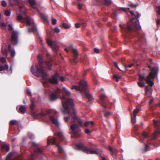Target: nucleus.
<instances>
[{
	"instance_id": "obj_50",
	"label": "nucleus",
	"mask_w": 160,
	"mask_h": 160,
	"mask_svg": "<svg viewBox=\"0 0 160 160\" xmlns=\"http://www.w3.org/2000/svg\"><path fill=\"white\" fill-rule=\"evenodd\" d=\"M94 51L97 53H98L99 52V50L97 48H95Z\"/></svg>"
},
{
	"instance_id": "obj_42",
	"label": "nucleus",
	"mask_w": 160,
	"mask_h": 160,
	"mask_svg": "<svg viewBox=\"0 0 160 160\" xmlns=\"http://www.w3.org/2000/svg\"><path fill=\"white\" fill-rule=\"evenodd\" d=\"M111 3V2L110 0H106L105 1V4L106 5H108Z\"/></svg>"
},
{
	"instance_id": "obj_27",
	"label": "nucleus",
	"mask_w": 160,
	"mask_h": 160,
	"mask_svg": "<svg viewBox=\"0 0 160 160\" xmlns=\"http://www.w3.org/2000/svg\"><path fill=\"white\" fill-rule=\"evenodd\" d=\"M18 123V122L15 120H12L10 122V124L11 125H16Z\"/></svg>"
},
{
	"instance_id": "obj_52",
	"label": "nucleus",
	"mask_w": 160,
	"mask_h": 160,
	"mask_svg": "<svg viewBox=\"0 0 160 160\" xmlns=\"http://www.w3.org/2000/svg\"><path fill=\"white\" fill-rule=\"evenodd\" d=\"M111 115V113L109 112H106L105 114V116L106 117H108Z\"/></svg>"
},
{
	"instance_id": "obj_2",
	"label": "nucleus",
	"mask_w": 160,
	"mask_h": 160,
	"mask_svg": "<svg viewBox=\"0 0 160 160\" xmlns=\"http://www.w3.org/2000/svg\"><path fill=\"white\" fill-rule=\"evenodd\" d=\"M38 57L39 59L38 64H36L35 66L36 71L34 70V67L33 66L32 67L31 71L32 73L37 77H42L44 83H46L48 81L51 83L58 84V79L59 76V74L56 73L51 78L48 79L46 72L43 67L42 61L41 60L40 55H38Z\"/></svg>"
},
{
	"instance_id": "obj_64",
	"label": "nucleus",
	"mask_w": 160,
	"mask_h": 160,
	"mask_svg": "<svg viewBox=\"0 0 160 160\" xmlns=\"http://www.w3.org/2000/svg\"><path fill=\"white\" fill-rule=\"evenodd\" d=\"M102 160H108L105 158L103 157L102 158Z\"/></svg>"
},
{
	"instance_id": "obj_8",
	"label": "nucleus",
	"mask_w": 160,
	"mask_h": 160,
	"mask_svg": "<svg viewBox=\"0 0 160 160\" xmlns=\"http://www.w3.org/2000/svg\"><path fill=\"white\" fill-rule=\"evenodd\" d=\"M17 20L21 22L26 23L27 25H30L31 24L32 20L29 16H26L25 17L20 15H18L17 17Z\"/></svg>"
},
{
	"instance_id": "obj_28",
	"label": "nucleus",
	"mask_w": 160,
	"mask_h": 160,
	"mask_svg": "<svg viewBox=\"0 0 160 160\" xmlns=\"http://www.w3.org/2000/svg\"><path fill=\"white\" fill-rule=\"evenodd\" d=\"M142 136L145 138H149V139H151L150 136L148 135V133H146L145 132H143L142 133Z\"/></svg>"
},
{
	"instance_id": "obj_3",
	"label": "nucleus",
	"mask_w": 160,
	"mask_h": 160,
	"mask_svg": "<svg viewBox=\"0 0 160 160\" xmlns=\"http://www.w3.org/2000/svg\"><path fill=\"white\" fill-rule=\"evenodd\" d=\"M72 89H75L77 91H80L82 94L84 95L89 101H92L93 99V98L88 92V88L87 83L83 80H81L80 81L79 86L73 85L72 87Z\"/></svg>"
},
{
	"instance_id": "obj_16",
	"label": "nucleus",
	"mask_w": 160,
	"mask_h": 160,
	"mask_svg": "<svg viewBox=\"0 0 160 160\" xmlns=\"http://www.w3.org/2000/svg\"><path fill=\"white\" fill-rule=\"evenodd\" d=\"M30 5L35 10L38 11V9L36 6V0H28Z\"/></svg>"
},
{
	"instance_id": "obj_51",
	"label": "nucleus",
	"mask_w": 160,
	"mask_h": 160,
	"mask_svg": "<svg viewBox=\"0 0 160 160\" xmlns=\"http://www.w3.org/2000/svg\"><path fill=\"white\" fill-rule=\"evenodd\" d=\"M156 8L158 10L157 12L160 14V6L157 7Z\"/></svg>"
},
{
	"instance_id": "obj_17",
	"label": "nucleus",
	"mask_w": 160,
	"mask_h": 160,
	"mask_svg": "<svg viewBox=\"0 0 160 160\" xmlns=\"http://www.w3.org/2000/svg\"><path fill=\"white\" fill-rule=\"evenodd\" d=\"M72 52L74 55L73 56V60L75 63H76L77 61L76 59L77 58V55H78V52L77 50L73 49L72 50Z\"/></svg>"
},
{
	"instance_id": "obj_46",
	"label": "nucleus",
	"mask_w": 160,
	"mask_h": 160,
	"mask_svg": "<svg viewBox=\"0 0 160 160\" xmlns=\"http://www.w3.org/2000/svg\"><path fill=\"white\" fill-rule=\"evenodd\" d=\"M6 24L4 22H2L1 24V28H3L6 27Z\"/></svg>"
},
{
	"instance_id": "obj_22",
	"label": "nucleus",
	"mask_w": 160,
	"mask_h": 160,
	"mask_svg": "<svg viewBox=\"0 0 160 160\" xmlns=\"http://www.w3.org/2000/svg\"><path fill=\"white\" fill-rule=\"evenodd\" d=\"M57 135L61 140L62 141L64 140V136L62 132H58L57 133Z\"/></svg>"
},
{
	"instance_id": "obj_12",
	"label": "nucleus",
	"mask_w": 160,
	"mask_h": 160,
	"mask_svg": "<svg viewBox=\"0 0 160 160\" xmlns=\"http://www.w3.org/2000/svg\"><path fill=\"white\" fill-rule=\"evenodd\" d=\"M18 32L16 31H13L12 33L11 41L13 45H15L18 43Z\"/></svg>"
},
{
	"instance_id": "obj_25",
	"label": "nucleus",
	"mask_w": 160,
	"mask_h": 160,
	"mask_svg": "<svg viewBox=\"0 0 160 160\" xmlns=\"http://www.w3.org/2000/svg\"><path fill=\"white\" fill-rule=\"evenodd\" d=\"M26 108L25 107L23 106H21L20 107L19 110L21 113H24L26 111Z\"/></svg>"
},
{
	"instance_id": "obj_32",
	"label": "nucleus",
	"mask_w": 160,
	"mask_h": 160,
	"mask_svg": "<svg viewBox=\"0 0 160 160\" xmlns=\"http://www.w3.org/2000/svg\"><path fill=\"white\" fill-rule=\"evenodd\" d=\"M46 65L48 67L49 70H51L52 67V64L50 63L49 62H47L46 63Z\"/></svg>"
},
{
	"instance_id": "obj_18",
	"label": "nucleus",
	"mask_w": 160,
	"mask_h": 160,
	"mask_svg": "<svg viewBox=\"0 0 160 160\" xmlns=\"http://www.w3.org/2000/svg\"><path fill=\"white\" fill-rule=\"evenodd\" d=\"M109 150L111 154L112 155H115L117 152L118 151L117 150L114 148H112L111 147L109 146Z\"/></svg>"
},
{
	"instance_id": "obj_35",
	"label": "nucleus",
	"mask_w": 160,
	"mask_h": 160,
	"mask_svg": "<svg viewBox=\"0 0 160 160\" xmlns=\"http://www.w3.org/2000/svg\"><path fill=\"white\" fill-rule=\"evenodd\" d=\"M158 133L160 134V131H155L153 134V137L152 138V139H155V136L157 135V134Z\"/></svg>"
},
{
	"instance_id": "obj_1",
	"label": "nucleus",
	"mask_w": 160,
	"mask_h": 160,
	"mask_svg": "<svg viewBox=\"0 0 160 160\" xmlns=\"http://www.w3.org/2000/svg\"><path fill=\"white\" fill-rule=\"evenodd\" d=\"M63 96L61 98L62 103L64 108L63 112L64 114L68 113L71 114L72 118L65 117L64 119L66 122L70 121L71 119L72 120V122L75 124H72L71 125L70 128L73 131L72 133L74 136L78 137L80 134V132H75V131L78 128L79 126H81L82 124V121L78 118L76 114L75 110L73 108L74 105L73 100L72 99L68 98L66 96H69L71 95V92L68 91L65 87H63L62 91Z\"/></svg>"
},
{
	"instance_id": "obj_49",
	"label": "nucleus",
	"mask_w": 160,
	"mask_h": 160,
	"mask_svg": "<svg viewBox=\"0 0 160 160\" xmlns=\"http://www.w3.org/2000/svg\"><path fill=\"white\" fill-rule=\"evenodd\" d=\"M133 64H130L128 65L127 66H125V68L126 69H128V68H130L131 67H132L133 66Z\"/></svg>"
},
{
	"instance_id": "obj_24",
	"label": "nucleus",
	"mask_w": 160,
	"mask_h": 160,
	"mask_svg": "<svg viewBox=\"0 0 160 160\" xmlns=\"http://www.w3.org/2000/svg\"><path fill=\"white\" fill-rule=\"evenodd\" d=\"M11 6H13L17 5L18 2L17 0H9Z\"/></svg>"
},
{
	"instance_id": "obj_26",
	"label": "nucleus",
	"mask_w": 160,
	"mask_h": 160,
	"mask_svg": "<svg viewBox=\"0 0 160 160\" xmlns=\"http://www.w3.org/2000/svg\"><path fill=\"white\" fill-rule=\"evenodd\" d=\"M31 101L32 103L30 106V108L31 110L32 111L34 110V100L31 99Z\"/></svg>"
},
{
	"instance_id": "obj_58",
	"label": "nucleus",
	"mask_w": 160,
	"mask_h": 160,
	"mask_svg": "<svg viewBox=\"0 0 160 160\" xmlns=\"http://www.w3.org/2000/svg\"><path fill=\"white\" fill-rule=\"evenodd\" d=\"M85 132L86 133H88L89 132V131L88 129H86L85 130Z\"/></svg>"
},
{
	"instance_id": "obj_61",
	"label": "nucleus",
	"mask_w": 160,
	"mask_h": 160,
	"mask_svg": "<svg viewBox=\"0 0 160 160\" xmlns=\"http://www.w3.org/2000/svg\"><path fill=\"white\" fill-rule=\"evenodd\" d=\"M153 102V100H150L149 102V103L150 104H151Z\"/></svg>"
},
{
	"instance_id": "obj_33",
	"label": "nucleus",
	"mask_w": 160,
	"mask_h": 160,
	"mask_svg": "<svg viewBox=\"0 0 160 160\" xmlns=\"http://www.w3.org/2000/svg\"><path fill=\"white\" fill-rule=\"evenodd\" d=\"M2 52L4 55L5 56H7L8 55V52L7 50L6 49H2Z\"/></svg>"
},
{
	"instance_id": "obj_29",
	"label": "nucleus",
	"mask_w": 160,
	"mask_h": 160,
	"mask_svg": "<svg viewBox=\"0 0 160 160\" xmlns=\"http://www.w3.org/2000/svg\"><path fill=\"white\" fill-rule=\"evenodd\" d=\"M91 124L92 126L94 125V122L92 121L86 122L84 123V126L85 127L87 126L89 124Z\"/></svg>"
},
{
	"instance_id": "obj_41",
	"label": "nucleus",
	"mask_w": 160,
	"mask_h": 160,
	"mask_svg": "<svg viewBox=\"0 0 160 160\" xmlns=\"http://www.w3.org/2000/svg\"><path fill=\"white\" fill-rule=\"evenodd\" d=\"M149 146L148 145L146 144L145 146V147L144 148L143 152H145L147 151V150L149 148Z\"/></svg>"
},
{
	"instance_id": "obj_59",
	"label": "nucleus",
	"mask_w": 160,
	"mask_h": 160,
	"mask_svg": "<svg viewBox=\"0 0 160 160\" xmlns=\"http://www.w3.org/2000/svg\"><path fill=\"white\" fill-rule=\"evenodd\" d=\"M157 24L160 25V19H158L157 21Z\"/></svg>"
},
{
	"instance_id": "obj_43",
	"label": "nucleus",
	"mask_w": 160,
	"mask_h": 160,
	"mask_svg": "<svg viewBox=\"0 0 160 160\" xmlns=\"http://www.w3.org/2000/svg\"><path fill=\"white\" fill-rule=\"evenodd\" d=\"M62 26L64 28L66 29L68 28H69V27L68 24L65 23L63 24Z\"/></svg>"
},
{
	"instance_id": "obj_7",
	"label": "nucleus",
	"mask_w": 160,
	"mask_h": 160,
	"mask_svg": "<svg viewBox=\"0 0 160 160\" xmlns=\"http://www.w3.org/2000/svg\"><path fill=\"white\" fill-rule=\"evenodd\" d=\"M61 90L58 88H57L55 93L50 91L49 93V98L51 101H53L56 100L59 96Z\"/></svg>"
},
{
	"instance_id": "obj_57",
	"label": "nucleus",
	"mask_w": 160,
	"mask_h": 160,
	"mask_svg": "<svg viewBox=\"0 0 160 160\" xmlns=\"http://www.w3.org/2000/svg\"><path fill=\"white\" fill-rule=\"evenodd\" d=\"M37 145V144L35 142H32V145L33 146H36Z\"/></svg>"
},
{
	"instance_id": "obj_38",
	"label": "nucleus",
	"mask_w": 160,
	"mask_h": 160,
	"mask_svg": "<svg viewBox=\"0 0 160 160\" xmlns=\"http://www.w3.org/2000/svg\"><path fill=\"white\" fill-rule=\"evenodd\" d=\"M40 17L41 18H42L43 19L47 21L48 19L47 17L44 15H42V14H41Z\"/></svg>"
},
{
	"instance_id": "obj_45",
	"label": "nucleus",
	"mask_w": 160,
	"mask_h": 160,
	"mask_svg": "<svg viewBox=\"0 0 160 160\" xmlns=\"http://www.w3.org/2000/svg\"><path fill=\"white\" fill-rule=\"evenodd\" d=\"M9 28L8 30H12L13 29L12 25V24H9L8 25Z\"/></svg>"
},
{
	"instance_id": "obj_54",
	"label": "nucleus",
	"mask_w": 160,
	"mask_h": 160,
	"mask_svg": "<svg viewBox=\"0 0 160 160\" xmlns=\"http://www.w3.org/2000/svg\"><path fill=\"white\" fill-rule=\"evenodd\" d=\"M114 64L115 67L118 69H119V68L118 66L117 63L116 62H114Z\"/></svg>"
},
{
	"instance_id": "obj_13",
	"label": "nucleus",
	"mask_w": 160,
	"mask_h": 160,
	"mask_svg": "<svg viewBox=\"0 0 160 160\" xmlns=\"http://www.w3.org/2000/svg\"><path fill=\"white\" fill-rule=\"evenodd\" d=\"M129 6L130 7V8H128V9L129 11V12L131 13V14L132 15H134L136 18H138L140 17V15L139 13L136 12L135 13L132 12L130 10V9L132 8H135L136 7L137 5H134L131 4L129 5Z\"/></svg>"
},
{
	"instance_id": "obj_44",
	"label": "nucleus",
	"mask_w": 160,
	"mask_h": 160,
	"mask_svg": "<svg viewBox=\"0 0 160 160\" xmlns=\"http://www.w3.org/2000/svg\"><path fill=\"white\" fill-rule=\"evenodd\" d=\"M131 121L132 123L133 124H135L136 122V117H134V118H132Z\"/></svg>"
},
{
	"instance_id": "obj_48",
	"label": "nucleus",
	"mask_w": 160,
	"mask_h": 160,
	"mask_svg": "<svg viewBox=\"0 0 160 160\" xmlns=\"http://www.w3.org/2000/svg\"><path fill=\"white\" fill-rule=\"evenodd\" d=\"M52 24L53 25H55L57 23V20L56 19L54 18L52 20Z\"/></svg>"
},
{
	"instance_id": "obj_4",
	"label": "nucleus",
	"mask_w": 160,
	"mask_h": 160,
	"mask_svg": "<svg viewBox=\"0 0 160 160\" xmlns=\"http://www.w3.org/2000/svg\"><path fill=\"white\" fill-rule=\"evenodd\" d=\"M158 71V67H155L152 68L150 70V72L146 79L144 76L141 75H139V80L141 81L146 80L147 82L152 87L154 83L152 80L157 76Z\"/></svg>"
},
{
	"instance_id": "obj_20",
	"label": "nucleus",
	"mask_w": 160,
	"mask_h": 160,
	"mask_svg": "<svg viewBox=\"0 0 160 160\" xmlns=\"http://www.w3.org/2000/svg\"><path fill=\"white\" fill-rule=\"evenodd\" d=\"M8 50L10 52L11 55L12 57H14L15 55V52L13 49H11V47L10 45H8Z\"/></svg>"
},
{
	"instance_id": "obj_56",
	"label": "nucleus",
	"mask_w": 160,
	"mask_h": 160,
	"mask_svg": "<svg viewBox=\"0 0 160 160\" xmlns=\"http://www.w3.org/2000/svg\"><path fill=\"white\" fill-rule=\"evenodd\" d=\"M78 8L79 9H81L82 8V5L80 4H78Z\"/></svg>"
},
{
	"instance_id": "obj_40",
	"label": "nucleus",
	"mask_w": 160,
	"mask_h": 160,
	"mask_svg": "<svg viewBox=\"0 0 160 160\" xmlns=\"http://www.w3.org/2000/svg\"><path fill=\"white\" fill-rule=\"evenodd\" d=\"M54 32L56 33H58L60 32V30L57 28H54Z\"/></svg>"
},
{
	"instance_id": "obj_23",
	"label": "nucleus",
	"mask_w": 160,
	"mask_h": 160,
	"mask_svg": "<svg viewBox=\"0 0 160 160\" xmlns=\"http://www.w3.org/2000/svg\"><path fill=\"white\" fill-rule=\"evenodd\" d=\"M20 11L21 13L22 14L25 13L26 9L24 6H22L19 7Z\"/></svg>"
},
{
	"instance_id": "obj_19",
	"label": "nucleus",
	"mask_w": 160,
	"mask_h": 160,
	"mask_svg": "<svg viewBox=\"0 0 160 160\" xmlns=\"http://www.w3.org/2000/svg\"><path fill=\"white\" fill-rule=\"evenodd\" d=\"M1 149L2 150H5L7 152L9 151L10 148L9 146L6 144H3L1 146Z\"/></svg>"
},
{
	"instance_id": "obj_34",
	"label": "nucleus",
	"mask_w": 160,
	"mask_h": 160,
	"mask_svg": "<svg viewBox=\"0 0 160 160\" xmlns=\"http://www.w3.org/2000/svg\"><path fill=\"white\" fill-rule=\"evenodd\" d=\"M138 86L140 87H142L144 86V83L143 82H141V81L140 82H138Z\"/></svg>"
},
{
	"instance_id": "obj_21",
	"label": "nucleus",
	"mask_w": 160,
	"mask_h": 160,
	"mask_svg": "<svg viewBox=\"0 0 160 160\" xmlns=\"http://www.w3.org/2000/svg\"><path fill=\"white\" fill-rule=\"evenodd\" d=\"M8 69V64H5L4 66L0 65V71L3 70H7Z\"/></svg>"
},
{
	"instance_id": "obj_53",
	"label": "nucleus",
	"mask_w": 160,
	"mask_h": 160,
	"mask_svg": "<svg viewBox=\"0 0 160 160\" xmlns=\"http://www.w3.org/2000/svg\"><path fill=\"white\" fill-rule=\"evenodd\" d=\"M75 26L76 28H78L80 27V25L78 23H76L75 24Z\"/></svg>"
},
{
	"instance_id": "obj_31",
	"label": "nucleus",
	"mask_w": 160,
	"mask_h": 160,
	"mask_svg": "<svg viewBox=\"0 0 160 160\" xmlns=\"http://www.w3.org/2000/svg\"><path fill=\"white\" fill-rule=\"evenodd\" d=\"M36 29V27L35 26L34 27H33L32 28H30L28 29V32H33L35 31Z\"/></svg>"
},
{
	"instance_id": "obj_62",
	"label": "nucleus",
	"mask_w": 160,
	"mask_h": 160,
	"mask_svg": "<svg viewBox=\"0 0 160 160\" xmlns=\"http://www.w3.org/2000/svg\"><path fill=\"white\" fill-rule=\"evenodd\" d=\"M119 9L120 10H122V11H126V10H125V9L123 8H119Z\"/></svg>"
},
{
	"instance_id": "obj_60",
	"label": "nucleus",
	"mask_w": 160,
	"mask_h": 160,
	"mask_svg": "<svg viewBox=\"0 0 160 160\" xmlns=\"http://www.w3.org/2000/svg\"><path fill=\"white\" fill-rule=\"evenodd\" d=\"M114 78H116V82H118V78L116 76H114Z\"/></svg>"
},
{
	"instance_id": "obj_55",
	"label": "nucleus",
	"mask_w": 160,
	"mask_h": 160,
	"mask_svg": "<svg viewBox=\"0 0 160 160\" xmlns=\"http://www.w3.org/2000/svg\"><path fill=\"white\" fill-rule=\"evenodd\" d=\"M60 79L61 81L63 82L64 81V78L63 77H61L60 78Z\"/></svg>"
},
{
	"instance_id": "obj_47",
	"label": "nucleus",
	"mask_w": 160,
	"mask_h": 160,
	"mask_svg": "<svg viewBox=\"0 0 160 160\" xmlns=\"http://www.w3.org/2000/svg\"><path fill=\"white\" fill-rule=\"evenodd\" d=\"M26 94L27 95L29 96H31V93L30 92V91L28 89H27L26 91Z\"/></svg>"
},
{
	"instance_id": "obj_6",
	"label": "nucleus",
	"mask_w": 160,
	"mask_h": 160,
	"mask_svg": "<svg viewBox=\"0 0 160 160\" xmlns=\"http://www.w3.org/2000/svg\"><path fill=\"white\" fill-rule=\"evenodd\" d=\"M76 148L78 150H81L82 151L85 153L88 154H97V151L88 148L86 147L83 144H78L76 146Z\"/></svg>"
},
{
	"instance_id": "obj_10",
	"label": "nucleus",
	"mask_w": 160,
	"mask_h": 160,
	"mask_svg": "<svg viewBox=\"0 0 160 160\" xmlns=\"http://www.w3.org/2000/svg\"><path fill=\"white\" fill-rule=\"evenodd\" d=\"M57 140V138L55 137H54L50 139H48V145H49L51 144H52V145H56L58 151L60 153H62L63 152V150L60 146L58 144Z\"/></svg>"
},
{
	"instance_id": "obj_36",
	"label": "nucleus",
	"mask_w": 160,
	"mask_h": 160,
	"mask_svg": "<svg viewBox=\"0 0 160 160\" xmlns=\"http://www.w3.org/2000/svg\"><path fill=\"white\" fill-rule=\"evenodd\" d=\"M5 15L7 16H9L10 15L11 12L8 10H6L5 12Z\"/></svg>"
},
{
	"instance_id": "obj_5",
	"label": "nucleus",
	"mask_w": 160,
	"mask_h": 160,
	"mask_svg": "<svg viewBox=\"0 0 160 160\" xmlns=\"http://www.w3.org/2000/svg\"><path fill=\"white\" fill-rule=\"evenodd\" d=\"M137 22L135 18H132V20L128 22L127 26L121 24L120 25L122 31L125 32L131 31L134 28H137Z\"/></svg>"
},
{
	"instance_id": "obj_37",
	"label": "nucleus",
	"mask_w": 160,
	"mask_h": 160,
	"mask_svg": "<svg viewBox=\"0 0 160 160\" xmlns=\"http://www.w3.org/2000/svg\"><path fill=\"white\" fill-rule=\"evenodd\" d=\"M1 62L2 63H4L6 62V58L4 57H1L0 58Z\"/></svg>"
},
{
	"instance_id": "obj_9",
	"label": "nucleus",
	"mask_w": 160,
	"mask_h": 160,
	"mask_svg": "<svg viewBox=\"0 0 160 160\" xmlns=\"http://www.w3.org/2000/svg\"><path fill=\"white\" fill-rule=\"evenodd\" d=\"M57 111L52 109L47 110L45 112L43 111L41 113L39 114H36L35 113L33 114V115L36 118H38L42 117H44L46 114H49L55 113H57Z\"/></svg>"
},
{
	"instance_id": "obj_15",
	"label": "nucleus",
	"mask_w": 160,
	"mask_h": 160,
	"mask_svg": "<svg viewBox=\"0 0 160 160\" xmlns=\"http://www.w3.org/2000/svg\"><path fill=\"white\" fill-rule=\"evenodd\" d=\"M50 120L53 123L55 124L57 127L59 126V123L57 118H54L53 116H50Z\"/></svg>"
},
{
	"instance_id": "obj_39",
	"label": "nucleus",
	"mask_w": 160,
	"mask_h": 160,
	"mask_svg": "<svg viewBox=\"0 0 160 160\" xmlns=\"http://www.w3.org/2000/svg\"><path fill=\"white\" fill-rule=\"evenodd\" d=\"M1 4L2 6L5 7L6 6L7 3L6 1L3 0L1 2Z\"/></svg>"
},
{
	"instance_id": "obj_11",
	"label": "nucleus",
	"mask_w": 160,
	"mask_h": 160,
	"mask_svg": "<svg viewBox=\"0 0 160 160\" xmlns=\"http://www.w3.org/2000/svg\"><path fill=\"white\" fill-rule=\"evenodd\" d=\"M47 42L48 45L51 46L53 51L57 52L59 47L58 45L56 42H52L51 40L48 39L47 40Z\"/></svg>"
},
{
	"instance_id": "obj_63",
	"label": "nucleus",
	"mask_w": 160,
	"mask_h": 160,
	"mask_svg": "<svg viewBox=\"0 0 160 160\" xmlns=\"http://www.w3.org/2000/svg\"><path fill=\"white\" fill-rule=\"evenodd\" d=\"M65 51H66V52H68V50L67 48H65L64 49Z\"/></svg>"
},
{
	"instance_id": "obj_30",
	"label": "nucleus",
	"mask_w": 160,
	"mask_h": 160,
	"mask_svg": "<svg viewBox=\"0 0 160 160\" xmlns=\"http://www.w3.org/2000/svg\"><path fill=\"white\" fill-rule=\"evenodd\" d=\"M139 111V109H134V111L133 112V114L134 115V116L135 117L136 116L137 114L138 113Z\"/></svg>"
},
{
	"instance_id": "obj_14",
	"label": "nucleus",
	"mask_w": 160,
	"mask_h": 160,
	"mask_svg": "<svg viewBox=\"0 0 160 160\" xmlns=\"http://www.w3.org/2000/svg\"><path fill=\"white\" fill-rule=\"evenodd\" d=\"M100 100L99 101V103L104 108H106L105 104V101L107 98V97L104 95H102L100 96Z\"/></svg>"
}]
</instances>
